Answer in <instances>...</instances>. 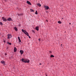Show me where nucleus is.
<instances>
[{"label":"nucleus","mask_w":76,"mask_h":76,"mask_svg":"<svg viewBox=\"0 0 76 76\" xmlns=\"http://www.w3.org/2000/svg\"><path fill=\"white\" fill-rule=\"evenodd\" d=\"M22 31L23 32H24L25 34L28 37H29V33H28L26 30H24L23 29H22Z\"/></svg>","instance_id":"obj_1"},{"label":"nucleus","mask_w":76,"mask_h":76,"mask_svg":"<svg viewBox=\"0 0 76 76\" xmlns=\"http://www.w3.org/2000/svg\"><path fill=\"white\" fill-rule=\"evenodd\" d=\"M18 16H22V15H23V14H18Z\"/></svg>","instance_id":"obj_15"},{"label":"nucleus","mask_w":76,"mask_h":76,"mask_svg":"<svg viewBox=\"0 0 76 76\" xmlns=\"http://www.w3.org/2000/svg\"><path fill=\"white\" fill-rule=\"evenodd\" d=\"M50 53H51V51H50Z\"/></svg>","instance_id":"obj_28"},{"label":"nucleus","mask_w":76,"mask_h":76,"mask_svg":"<svg viewBox=\"0 0 76 76\" xmlns=\"http://www.w3.org/2000/svg\"><path fill=\"white\" fill-rule=\"evenodd\" d=\"M39 41H40V39H39Z\"/></svg>","instance_id":"obj_24"},{"label":"nucleus","mask_w":76,"mask_h":76,"mask_svg":"<svg viewBox=\"0 0 76 76\" xmlns=\"http://www.w3.org/2000/svg\"><path fill=\"white\" fill-rule=\"evenodd\" d=\"M7 21H13V20H12V19L10 18H9L7 19Z\"/></svg>","instance_id":"obj_6"},{"label":"nucleus","mask_w":76,"mask_h":76,"mask_svg":"<svg viewBox=\"0 0 76 76\" xmlns=\"http://www.w3.org/2000/svg\"><path fill=\"white\" fill-rule=\"evenodd\" d=\"M62 19H63V18H62Z\"/></svg>","instance_id":"obj_31"},{"label":"nucleus","mask_w":76,"mask_h":76,"mask_svg":"<svg viewBox=\"0 0 76 76\" xmlns=\"http://www.w3.org/2000/svg\"><path fill=\"white\" fill-rule=\"evenodd\" d=\"M21 60L23 62H24V63H29V60H25L24 59L22 58Z\"/></svg>","instance_id":"obj_2"},{"label":"nucleus","mask_w":76,"mask_h":76,"mask_svg":"<svg viewBox=\"0 0 76 76\" xmlns=\"http://www.w3.org/2000/svg\"><path fill=\"white\" fill-rule=\"evenodd\" d=\"M50 57H51V58L54 57V56L53 55H51L50 56Z\"/></svg>","instance_id":"obj_17"},{"label":"nucleus","mask_w":76,"mask_h":76,"mask_svg":"<svg viewBox=\"0 0 76 76\" xmlns=\"http://www.w3.org/2000/svg\"><path fill=\"white\" fill-rule=\"evenodd\" d=\"M5 56H6V55H7V53H5Z\"/></svg>","instance_id":"obj_22"},{"label":"nucleus","mask_w":76,"mask_h":76,"mask_svg":"<svg viewBox=\"0 0 76 76\" xmlns=\"http://www.w3.org/2000/svg\"><path fill=\"white\" fill-rule=\"evenodd\" d=\"M58 23L61 24V21H58Z\"/></svg>","instance_id":"obj_16"},{"label":"nucleus","mask_w":76,"mask_h":76,"mask_svg":"<svg viewBox=\"0 0 76 76\" xmlns=\"http://www.w3.org/2000/svg\"><path fill=\"white\" fill-rule=\"evenodd\" d=\"M1 63H2V64H5V63L6 62L4 61H1Z\"/></svg>","instance_id":"obj_7"},{"label":"nucleus","mask_w":76,"mask_h":76,"mask_svg":"<svg viewBox=\"0 0 76 76\" xmlns=\"http://www.w3.org/2000/svg\"><path fill=\"white\" fill-rule=\"evenodd\" d=\"M0 25H3V23H2V22H0Z\"/></svg>","instance_id":"obj_19"},{"label":"nucleus","mask_w":76,"mask_h":76,"mask_svg":"<svg viewBox=\"0 0 76 76\" xmlns=\"http://www.w3.org/2000/svg\"><path fill=\"white\" fill-rule=\"evenodd\" d=\"M5 42V40H4V42Z\"/></svg>","instance_id":"obj_23"},{"label":"nucleus","mask_w":76,"mask_h":76,"mask_svg":"<svg viewBox=\"0 0 76 76\" xmlns=\"http://www.w3.org/2000/svg\"><path fill=\"white\" fill-rule=\"evenodd\" d=\"M37 4V6H39V7H40L41 6V4Z\"/></svg>","instance_id":"obj_14"},{"label":"nucleus","mask_w":76,"mask_h":76,"mask_svg":"<svg viewBox=\"0 0 76 76\" xmlns=\"http://www.w3.org/2000/svg\"><path fill=\"white\" fill-rule=\"evenodd\" d=\"M8 37L7 38L8 39H9V38H10L12 37V35L10 34H8L7 35Z\"/></svg>","instance_id":"obj_5"},{"label":"nucleus","mask_w":76,"mask_h":76,"mask_svg":"<svg viewBox=\"0 0 76 76\" xmlns=\"http://www.w3.org/2000/svg\"><path fill=\"white\" fill-rule=\"evenodd\" d=\"M2 19L3 21H4V22H6V21H7V19L6 18L3 17L2 18Z\"/></svg>","instance_id":"obj_3"},{"label":"nucleus","mask_w":76,"mask_h":76,"mask_svg":"<svg viewBox=\"0 0 76 76\" xmlns=\"http://www.w3.org/2000/svg\"><path fill=\"white\" fill-rule=\"evenodd\" d=\"M39 65H41V64L40 63V64H39Z\"/></svg>","instance_id":"obj_26"},{"label":"nucleus","mask_w":76,"mask_h":76,"mask_svg":"<svg viewBox=\"0 0 76 76\" xmlns=\"http://www.w3.org/2000/svg\"><path fill=\"white\" fill-rule=\"evenodd\" d=\"M69 24H70H70H71V23H70Z\"/></svg>","instance_id":"obj_29"},{"label":"nucleus","mask_w":76,"mask_h":76,"mask_svg":"<svg viewBox=\"0 0 76 76\" xmlns=\"http://www.w3.org/2000/svg\"><path fill=\"white\" fill-rule=\"evenodd\" d=\"M35 14H36V15H37L38 14V12H37V11H36L35 12Z\"/></svg>","instance_id":"obj_18"},{"label":"nucleus","mask_w":76,"mask_h":76,"mask_svg":"<svg viewBox=\"0 0 76 76\" xmlns=\"http://www.w3.org/2000/svg\"><path fill=\"white\" fill-rule=\"evenodd\" d=\"M61 45H62V44H61Z\"/></svg>","instance_id":"obj_32"},{"label":"nucleus","mask_w":76,"mask_h":76,"mask_svg":"<svg viewBox=\"0 0 76 76\" xmlns=\"http://www.w3.org/2000/svg\"><path fill=\"white\" fill-rule=\"evenodd\" d=\"M20 52L21 53V54H23V51L22 50H20Z\"/></svg>","instance_id":"obj_9"},{"label":"nucleus","mask_w":76,"mask_h":76,"mask_svg":"<svg viewBox=\"0 0 76 76\" xmlns=\"http://www.w3.org/2000/svg\"><path fill=\"white\" fill-rule=\"evenodd\" d=\"M36 29L37 31H39V27L37 26L36 27Z\"/></svg>","instance_id":"obj_8"},{"label":"nucleus","mask_w":76,"mask_h":76,"mask_svg":"<svg viewBox=\"0 0 76 76\" xmlns=\"http://www.w3.org/2000/svg\"><path fill=\"white\" fill-rule=\"evenodd\" d=\"M44 7L45 9V10H48L49 9V7L48 6H44Z\"/></svg>","instance_id":"obj_4"},{"label":"nucleus","mask_w":76,"mask_h":76,"mask_svg":"<svg viewBox=\"0 0 76 76\" xmlns=\"http://www.w3.org/2000/svg\"><path fill=\"white\" fill-rule=\"evenodd\" d=\"M30 10H31V12H34V10H32V9H30Z\"/></svg>","instance_id":"obj_20"},{"label":"nucleus","mask_w":76,"mask_h":76,"mask_svg":"<svg viewBox=\"0 0 76 76\" xmlns=\"http://www.w3.org/2000/svg\"><path fill=\"white\" fill-rule=\"evenodd\" d=\"M7 43H8V44H9V42H7Z\"/></svg>","instance_id":"obj_27"},{"label":"nucleus","mask_w":76,"mask_h":76,"mask_svg":"<svg viewBox=\"0 0 76 76\" xmlns=\"http://www.w3.org/2000/svg\"><path fill=\"white\" fill-rule=\"evenodd\" d=\"M18 40H19V42H21V40H20V37H18Z\"/></svg>","instance_id":"obj_10"},{"label":"nucleus","mask_w":76,"mask_h":76,"mask_svg":"<svg viewBox=\"0 0 76 76\" xmlns=\"http://www.w3.org/2000/svg\"><path fill=\"white\" fill-rule=\"evenodd\" d=\"M29 38H31V37H30V36H29Z\"/></svg>","instance_id":"obj_25"},{"label":"nucleus","mask_w":76,"mask_h":76,"mask_svg":"<svg viewBox=\"0 0 76 76\" xmlns=\"http://www.w3.org/2000/svg\"><path fill=\"white\" fill-rule=\"evenodd\" d=\"M14 29H15V31H18V28L16 27H14Z\"/></svg>","instance_id":"obj_12"},{"label":"nucleus","mask_w":76,"mask_h":76,"mask_svg":"<svg viewBox=\"0 0 76 76\" xmlns=\"http://www.w3.org/2000/svg\"><path fill=\"white\" fill-rule=\"evenodd\" d=\"M27 3L28 4H30V5H31V2H29L28 1H27Z\"/></svg>","instance_id":"obj_11"},{"label":"nucleus","mask_w":76,"mask_h":76,"mask_svg":"<svg viewBox=\"0 0 76 76\" xmlns=\"http://www.w3.org/2000/svg\"><path fill=\"white\" fill-rule=\"evenodd\" d=\"M47 22H48V20H47Z\"/></svg>","instance_id":"obj_30"},{"label":"nucleus","mask_w":76,"mask_h":76,"mask_svg":"<svg viewBox=\"0 0 76 76\" xmlns=\"http://www.w3.org/2000/svg\"><path fill=\"white\" fill-rule=\"evenodd\" d=\"M17 51V49H16V48L15 47L14 48V52H16Z\"/></svg>","instance_id":"obj_13"},{"label":"nucleus","mask_w":76,"mask_h":76,"mask_svg":"<svg viewBox=\"0 0 76 76\" xmlns=\"http://www.w3.org/2000/svg\"><path fill=\"white\" fill-rule=\"evenodd\" d=\"M9 45H12V43L11 42L9 43Z\"/></svg>","instance_id":"obj_21"}]
</instances>
